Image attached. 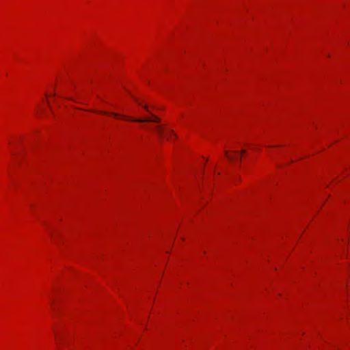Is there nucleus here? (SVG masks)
<instances>
[{
  "mask_svg": "<svg viewBox=\"0 0 350 350\" xmlns=\"http://www.w3.org/2000/svg\"><path fill=\"white\" fill-rule=\"evenodd\" d=\"M157 132L161 137L166 138L167 139H170L172 135H174L173 131H170L169 133L165 134V131L161 126H157L156 127Z\"/></svg>",
  "mask_w": 350,
  "mask_h": 350,
  "instance_id": "nucleus-2",
  "label": "nucleus"
},
{
  "mask_svg": "<svg viewBox=\"0 0 350 350\" xmlns=\"http://www.w3.org/2000/svg\"><path fill=\"white\" fill-rule=\"evenodd\" d=\"M68 99L73 100V99L72 98H69ZM74 101H75V100H74Z\"/></svg>",
  "mask_w": 350,
  "mask_h": 350,
  "instance_id": "nucleus-8",
  "label": "nucleus"
},
{
  "mask_svg": "<svg viewBox=\"0 0 350 350\" xmlns=\"http://www.w3.org/2000/svg\"><path fill=\"white\" fill-rule=\"evenodd\" d=\"M57 342L61 344L62 342H63V337H59V338H57Z\"/></svg>",
  "mask_w": 350,
  "mask_h": 350,
  "instance_id": "nucleus-6",
  "label": "nucleus"
},
{
  "mask_svg": "<svg viewBox=\"0 0 350 350\" xmlns=\"http://www.w3.org/2000/svg\"><path fill=\"white\" fill-rule=\"evenodd\" d=\"M139 105H141V106H142V107H144V108L147 111H148V112H149V111H148V106H147V105H142V103H139Z\"/></svg>",
  "mask_w": 350,
  "mask_h": 350,
  "instance_id": "nucleus-5",
  "label": "nucleus"
},
{
  "mask_svg": "<svg viewBox=\"0 0 350 350\" xmlns=\"http://www.w3.org/2000/svg\"><path fill=\"white\" fill-rule=\"evenodd\" d=\"M245 152H246V151H245V150H242L241 151V154H245Z\"/></svg>",
  "mask_w": 350,
  "mask_h": 350,
  "instance_id": "nucleus-7",
  "label": "nucleus"
},
{
  "mask_svg": "<svg viewBox=\"0 0 350 350\" xmlns=\"http://www.w3.org/2000/svg\"><path fill=\"white\" fill-rule=\"evenodd\" d=\"M234 154H235L234 155H230V154H228V152H226V157H227L229 160H230V161H233V160L236 159V158H237V154H238V152L234 151Z\"/></svg>",
  "mask_w": 350,
  "mask_h": 350,
  "instance_id": "nucleus-4",
  "label": "nucleus"
},
{
  "mask_svg": "<svg viewBox=\"0 0 350 350\" xmlns=\"http://www.w3.org/2000/svg\"><path fill=\"white\" fill-rule=\"evenodd\" d=\"M127 120L129 121L136 122H160V119L154 115H152V116L150 118H127Z\"/></svg>",
  "mask_w": 350,
  "mask_h": 350,
  "instance_id": "nucleus-1",
  "label": "nucleus"
},
{
  "mask_svg": "<svg viewBox=\"0 0 350 350\" xmlns=\"http://www.w3.org/2000/svg\"><path fill=\"white\" fill-rule=\"evenodd\" d=\"M98 113H103V114H106V115H109V116H112L113 117H122V118H126V116H123V115H120L117 113H108L107 111H98Z\"/></svg>",
  "mask_w": 350,
  "mask_h": 350,
  "instance_id": "nucleus-3",
  "label": "nucleus"
}]
</instances>
